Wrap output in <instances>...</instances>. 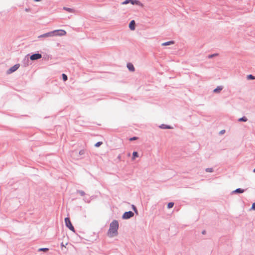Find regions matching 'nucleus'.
<instances>
[{
	"label": "nucleus",
	"mask_w": 255,
	"mask_h": 255,
	"mask_svg": "<svg viewBox=\"0 0 255 255\" xmlns=\"http://www.w3.org/2000/svg\"><path fill=\"white\" fill-rule=\"evenodd\" d=\"M86 153V151L84 149H82L79 151L78 154L77 155V159H80L84 158V155Z\"/></svg>",
	"instance_id": "nucleus-8"
},
{
	"label": "nucleus",
	"mask_w": 255,
	"mask_h": 255,
	"mask_svg": "<svg viewBox=\"0 0 255 255\" xmlns=\"http://www.w3.org/2000/svg\"><path fill=\"white\" fill-rule=\"evenodd\" d=\"M130 153H128V155L130 156Z\"/></svg>",
	"instance_id": "nucleus-38"
},
{
	"label": "nucleus",
	"mask_w": 255,
	"mask_h": 255,
	"mask_svg": "<svg viewBox=\"0 0 255 255\" xmlns=\"http://www.w3.org/2000/svg\"><path fill=\"white\" fill-rule=\"evenodd\" d=\"M129 28L130 30H133L135 28V23L134 20H131L129 24Z\"/></svg>",
	"instance_id": "nucleus-10"
},
{
	"label": "nucleus",
	"mask_w": 255,
	"mask_h": 255,
	"mask_svg": "<svg viewBox=\"0 0 255 255\" xmlns=\"http://www.w3.org/2000/svg\"><path fill=\"white\" fill-rule=\"evenodd\" d=\"M137 138H138V137H136V136H133V137H130V138L129 139V140L130 141H133V140H134L137 139Z\"/></svg>",
	"instance_id": "nucleus-28"
},
{
	"label": "nucleus",
	"mask_w": 255,
	"mask_h": 255,
	"mask_svg": "<svg viewBox=\"0 0 255 255\" xmlns=\"http://www.w3.org/2000/svg\"><path fill=\"white\" fill-rule=\"evenodd\" d=\"M247 79L248 80H255V76H253L252 74L248 75L247 76Z\"/></svg>",
	"instance_id": "nucleus-18"
},
{
	"label": "nucleus",
	"mask_w": 255,
	"mask_h": 255,
	"mask_svg": "<svg viewBox=\"0 0 255 255\" xmlns=\"http://www.w3.org/2000/svg\"><path fill=\"white\" fill-rule=\"evenodd\" d=\"M35 1H41V0H34Z\"/></svg>",
	"instance_id": "nucleus-35"
},
{
	"label": "nucleus",
	"mask_w": 255,
	"mask_h": 255,
	"mask_svg": "<svg viewBox=\"0 0 255 255\" xmlns=\"http://www.w3.org/2000/svg\"><path fill=\"white\" fill-rule=\"evenodd\" d=\"M131 207H132V209L133 210V211L135 212V213L137 215L138 214V211H137V210L136 209V207L134 205H131Z\"/></svg>",
	"instance_id": "nucleus-23"
},
{
	"label": "nucleus",
	"mask_w": 255,
	"mask_h": 255,
	"mask_svg": "<svg viewBox=\"0 0 255 255\" xmlns=\"http://www.w3.org/2000/svg\"><path fill=\"white\" fill-rule=\"evenodd\" d=\"M246 190L243 189L241 188H237L236 190L232 191V194H238V193H244Z\"/></svg>",
	"instance_id": "nucleus-9"
},
{
	"label": "nucleus",
	"mask_w": 255,
	"mask_h": 255,
	"mask_svg": "<svg viewBox=\"0 0 255 255\" xmlns=\"http://www.w3.org/2000/svg\"><path fill=\"white\" fill-rule=\"evenodd\" d=\"M61 246L62 247H64L63 243H62L61 244Z\"/></svg>",
	"instance_id": "nucleus-36"
},
{
	"label": "nucleus",
	"mask_w": 255,
	"mask_h": 255,
	"mask_svg": "<svg viewBox=\"0 0 255 255\" xmlns=\"http://www.w3.org/2000/svg\"><path fill=\"white\" fill-rule=\"evenodd\" d=\"M253 172L255 173V168L254 169Z\"/></svg>",
	"instance_id": "nucleus-37"
},
{
	"label": "nucleus",
	"mask_w": 255,
	"mask_h": 255,
	"mask_svg": "<svg viewBox=\"0 0 255 255\" xmlns=\"http://www.w3.org/2000/svg\"><path fill=\"white\" fill-rule=\"evenodd\" d=\"M225 130H222L220 131V133L221 134H223L225 132Z\"/></svg>",
	"instance_id": "nucleus-31"
},
{
	"label": "nucleus",
	"mask_w": 255,
	"mask_h": 255,
	"mask_svg": "<svg viewBox=\"0 0 255 255\" xmlns=\"http://www.w3.org/2000/svg\"><path fill=\"white\" fill-rule=\"evenodd\" d=\"M138 156V153L137 151H133L132 153V160H133L136 157Z\"/></svg>",
	"instance_id": "nucleus-14"
},
{
	"label": "nucleus",
	"mask_w": 255,
	"mask_h": 255,
	"mask_svg": "<svg viewBox=\"0 0 255 255\" xmlns=\"http://www.w3.org/2000/svg\"><path fill=\"white\" fill-rule=\"evenodd\" d=\"M62 77L63 80L64 81H66L68 80V77L65 74H64V73L62 74Z\"/></svg>",
	"instance_id": "nucleus-24"
},
{
	"label": "nucleus",
	"mask_w": 255,
	"mask_h": 255,
	"mask_svg": "<svg viewBox=\"0 0 255 255\" xmlns=\"http://www.w3.org/2000/svg\"><path fill=\"white\" fill-rule=\"evenodd\" d=\"M77 192L81 196H84L86 194L85 192L83 190H77Z\"/></svg>",
	"instance_id": "nucleus-19"
},
{
	"label": "nucleus",
	"mask_w": 255,
	"mask_h": 255,
	"mask_svg": "<svg viewBox=\"0 0 255 255\" xmlns=\"http://www.w3.org/2000/svg\"><path fill=\"white\" fill-rule=\"evenodd\" d=\"M131 3L132 5L134 4H139L140 3V1L137 0H125L123 2H122V4H127L129 3Z\"/></svg>",
	"instance_id": "nucleus-6"
},
{
	"label": "nucleus",
	"mask_w": 255,
	"mask_h": 255,
	"mask_svg": "<svg viewBox=\"0 0 255 255\" xmlns=\"http://www.w3.org/2000/svg\"><path fill=\"white\" fill-rule=\"evenodd\" d=\"M20 65L19 64H15L14 66L10 67L7 71V74H9L17 70L19 67Z\"/></svg>",
	"instance_id": "nucleus-5"
},
{
	"label": "nucleus",
	"mask_w": 255,
	"mask_h": 255,
	"mask_svg": "<svg viewBox=\"0 0 255 255\" xmlns=\"http://www.w3.org/2000/svg\"><path fill=\"white\" fill-rule=\"evenodd\" d=\"M102 144L103 142L102 141H98L95 144V146L96 147H98L100 146Z\"/></svg>",
	"instance_id": "nucleus-25"
},
{
	"label": "nucleus",
	"mask_w": 255,
	"mask_h": 255,
	"mask_svg": "<svg viewBox=\"0 0 255 255\" xmlns=\"http://www.w3.org/2000/svg\"><path fill=\"white\" fill-rule=\"evenodd\" d=\"M174 203L173 202H169L167 204V208L168 209H170L171 208H172L174 206Z\"/></svg>",
	"instance_id": "nucleus-22"
},
{
	"label": "nucleus",
	"mask_w": 255,
	"mask_h": 255,
	"mask_svg": "<svg viewBox=\"0 0 255 255\" xmlns=\"http://www.w3.org/2000/svg\"><path fill=\"white\" fill-rule=\"evenodd\" d=\"M205 233H206V231H205V230H204V231H203L202 232V234H205Z\"/></svg>",
	"instance_id": "nucleus-32"
},
{
	"label": "nucleus",
	"mask_w": 255,
	"mask_h": 255,
	"mask_svg": "<svg viewBox=\"0 0 255 255\" xmlns=\"http://www.w3.org/2000/svg\"><path fill=\"white\" fill-rule=\"evenodd\" d=\"M251 210H255V202H254L253 204H252V207L250 209Z\"/></svg>",
	"instance_id": "nucleus-29"
},
{
	"label": "nucleus",
	"mask_w": 255,
	"mask_h": 255,
	"mask_svg": "<svg viewBox=\"0 0 255 255\" xmlns=\"http://www.w3.org/2000/svg\"><path fill=\"white\" fill-rule=\"evenodd\" d=\"M119 223L117 220H113L110 225V228L108 234L109 237L112 238L117 236L118 234Z\"/></svg>",
	"instance_id": "nucleus-2"
},
{
	"label": "nucleus",
	"mask_w": 255,
	"mask_h": 255,
	"mask_svg": "<svg viewBox=\"0 0 255 255\" xmlns=\"http://www.w3.org/2000/svg\"><path fill=\"white\" fill-rule=\"evenodd\" d=\"M72 153H73V154L74 155V154H75V153H77V151H72Z\"/></svg>",
	"instance_id": "nucleus-33"
},
{
	"label": "nucleus",
	"mask_w": 255,
	"mask_h": 255,
	"mask_svg": "<svg viewBox=\"0 0 255 255\" xmlns=\"http://www.w3.org/2000/svg\"><path fill=\"white\" fill-rule=\"evenodd\" d=\"M127 68L128 70L131 72H133L135 70V68L134 67L133 65L131 63H128L127 64Z\"/></svg>",
	"instance_id": "nucleus-11"
},
{
	"label": "nucleus",
	"mask_w": 255,
	"mask_h": 255,
	"mask_svg": "<svg viewBox=\"0 0 255 255\" xmlns=\"http://www.w3.org/2000/svg\"><path fill=\"white\" fill-rule=\"evenodd\" d=\"M25 11H26V12H29L30 11V9L26 8L25 9Z\"/></svg>",
	"instance_id": "nucleus-30"
},
{
	"label": "nucleus",
	"mask_w": 255,
	"mask_h": 255,
	"mask_svg": "<svg viewBox=\"0 0 255 255\" xmlns=\"http://www.w3.org/2000/svg\"><path fill=\"white\" fill-rule=\"evenodd\" d=\"M223 87L221 86H218L216 89H215L214 90H213V92L214 93H218V92H220L222 89H223Z\"/></svg>",
	"instance_id": "nucleus-13"
},
{
	"label": "nucleus",
	"mask_w": 255,
	"mask_h": 255,
	"mask_svg": "<svg viewBox=\"0 0 255 255\" xmlns=\"http://www.w3.org/2000/svg\"><path fill=\"white\" fill-rule=\"evenodd\" d=\"M174 43V41H167V42H164L162 44V45L163 46H167V45H170L171 44H172Z\"/></svg>",
	"instance_id": "nucleus-16"
},
{
	"label": "nucleus",
	"mask_w": 255,
	"mask_h": 255,
	"mask_svg": "<svg viewBox=\"0 0 255 255\" xmlns=\"http://www.w3.org/2000/svg\"><path fill=\"white\" fill-rule=\"evenodd\" d=\"M42 57V55L40 53H34L30 56V60L33 61L40 59Z\"/></svg>",
	"instance_id": "nucleus-7"
},
{
	"label": "nucleus",
	"mask_w": 255,
	"mask_h": 255,
	"mask_svg": "<svg viewBox=\"0 0 255 255\" xmlns=\"http://www.w3.org/2000/svg\"><path fill=\"white\" fill-rule=\"evenodd\" d=\"M49 250L48 248H40L38 250V252H46Z\"/></svg>",
	"instance_id": "nucleus-20"
},
{
	"label": "nucleus",
	"mask_w": 255,
	"mask_h": 255,
	"mask_svg": "<svg viewBox=\"0 0 255 255\" xmlns=\"http://www.w3.org/2000/svg\"><path fill=\"white\" fill-rule=\"evenodd\" d=\"M28 61H29V60H28V58H27V59H26V58L24 59L23 60V63H24V66H26L28 65Z\"/></svg>",
	"instance_id": "nucleus-21"
},
{
	"label": "nucleus",
	"mask_w": 255,
	"mask_h": 255,
	"mask_svg": "<svg viewBox=\"0 0 255 255\" xmlns=\"http://www.w3.org/2000/svg\"><path fill=\"white\" fill-rule=\"evenodd\" d=\"M65 223L66 226L69 228L71 231L75 232V229L74 227L73 226L70 219L69 217H66L65 218Z\"/></svg>",
	"instance_id": "nucleus-3"
},
{
	"label": "nucleus",
	"mask_w": 255,
	"mask_h": 255,
	"mask_svg": "<svg viewBox=\"0 0 255 255\" xmlns=\"http://www.w3.org/2000/svg\"><path fill=\"white\" fill-rule=\"evenodd\" d=\"M118 159H121V155H119L118 157Z\"/></svg>",
	"instance_id": "nucleus-34"
},
{
	"label": "nucleus",
	"mask_w": 255,
	"mask_h": 255,
	"mask_svg": "<svg viewBox=\"0 0 255 255\" xmlns=\"http://www.w3.org/2000/svg\"><path fill=\"white\" fill-rule=\"evenodd\" d=\"M248 121V119L245 116H244L240 119H239L238 121L239 122H246Z\"/></svg>",
	"instance_id": "nucleus-17"
},
{
	"label": "nucleus",
	"mask_w": 255,
	"mask_h": 255,
	"mask_svg": "<svg viewBox=\"0 0 255 255\" xmlns=\"http://www.w3.org/2000/svg\"><path fill=\"white\" fill-rule=\"evenodd\" d=\"M159 128L162 129H172L173 128L169 125L162 124L159 126Z\"/></svg>",
	"instance_id": "nucleus-12"
},
{
	"label": "nucleus",
	"mask_w": 255,
	"mask_h": 255,
	"mask_svg": "<svg viewBox=\"0 0 255 255\" xmlns=\"http://www.w3.org/2000/svg\"><path fill=\"white\" fill-rule=\"evenodd\" d=\"M217 55H218L217 53H215V54L209 55L208 56V58H209V59H211V58H213L214 57H215V56H216Z\"/></svg>",
	"instance_id": "nucleus-26"
},
{
	"label": "nucleus",
	"mask_w": 255,
	"mask_h": 255,
	"mask_svg": "<svg viewBox=\"0 0 255 255\" xmlns=\"http://www.w3.org/2000/svg\"><path fill=\"white\" fill-rule=\"evenodd\" d=\"M205 171L207 172H213V168H207L205 169Z\"/></svg>",
	"instance_id": "nucleus-27"
},
{
	"label": "nucleus",
	"mask_w": 255,
	"mask_h": 255,
	"mask_svg": "<svg viewBox=\"0 0 255 255\" xmlns=\"http://www.w3.org/2000/svg\"><path fill=\"white\" fill-rule=\"evenodd\" d=\"M133 216H134L133 212H132L131 211H128V212H125L122 216V218L123 219L127 220V219H130V218L132 217Z\"/></svg>",
	"instance_id": "nucleus-4"
},
{
	"label": "nucleus",
	"mask_w": 255,
	"mask_h": 255,
	"mask_svg": "<svg viewBox=\"0 0 255 255\" xmlns=\"http://www.w3.org/2000/svg\"><path fill=\"white\" fill-rule=\"evenodd\" d=\"M63 9L68 11L69 12H74L75 11L74 9L66 7H64Z\"/></svg>",
	"instance_id": "nucleus-15"
},
{
	"label": "nucleus",
	"mask_w": 255,
	"mask_h": 255,
	"mask_svg": "<svg viewBox=\"0 0 255 255\" xmlns=\"http://www.w3.org/2000/svg\"><path fill=\"white\" fill-rule=\"evenodd\" d=\"M66 34L65 30L63 29L54 30L53 31L44 33L38 36V38H47L49 37H53L55 36H64Z\"/></svg>",
	"instance_id": "nucleus-1"
}]
</instances>
